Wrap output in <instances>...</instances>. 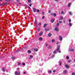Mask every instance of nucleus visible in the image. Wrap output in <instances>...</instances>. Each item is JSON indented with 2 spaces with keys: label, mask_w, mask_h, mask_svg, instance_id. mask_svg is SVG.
I'll return each instance as SVG.
<instances>
[{
  "label": "nucleus",
  "mask_w": 75,
  "mask_h": 75,
  "mask_svg": "<svg viewBox=\"0 0 75 75\" xmlns=\"http://www.w3.org/2000/svg\"><path fill=\"white\" fill-rule=\"evenodd\" d=\"M15 74L16 75H20V72L17 71H16L15 72Z\"/></svg>",
  "instance_id": "obj_1"
},
{
  "label": "nucleus",
  "mask_w": 75,
  "mask_h": 75,
  "mask_svg": "<svg viewBox=\"0 0 75 75\" xmlns=\"http://www.w3.org/2000/svg\"><path fill=\"white\" fill-rule=\"evenodd\" d=\"M59 38L60 40L61 41L62 40V37L61 36H59Z\"/></svg>",
  "instance_id": "obj_2"
},
{
  "label": "nucleus",
  "mask_w": 75,
  "mask_h": 75,
  "mask_svg": "<svg viewBox=\"0 0 75 75\" xmlns=\"http://www.w3.org/2000/svg\"><path fill=\"white\" fill-rule=\"evenodd\" d=\"M33 10L34 12V13H35L36 11H37V9L36 8H33Z\"/></svg>",
  "instance_id": "obj_3"
},
{
  "label": "nucleus",
  "mask_w": 75,
  "mask_h": 75,
  "mask_svg": "<svg viewBox=\"0 0 75 75\" xmlns=\"http://www.w3.org/2000/svg\"><path fill=\"white\" fill-rule=\"evenodd\" d=\"M43 34V32H42V31H41L39 34V35H40V36H41V35H42Z\"/></svg>",
  "instance_id": "obj_4"
},
{
  "label": "nucleus",
  "mask_w": 75,
  "mask_h": 75,
  "mask_svg": "<svg viewBox=\"0 0 75 75\" xmlns=\"http://www.w3.org/2000/svg\"><path fill=\"white\" fill-rule=\"evenodd\" d=\"M52 36V34L49 33L48 35V37H51Z\"/></svg>",
  "instance_id": "obj_5"
},
{
  "label": "nucleus",
  "mask_w": 75,
  "mask_h": 75,
  "mask_svg": "<svg viewBox=\"0 0 75 75\" xmlns=\"http://www.w3.org/2000/svg\"><path fill=\"white\" fill-rule=\"evenodd\" d=\"M67 71L65 70L63 72V73L64 74H67Z\"/></svg>",
  "instance_id": "obj_6"
},
{
  "label": "nucleus",
  "mask_w": 75,
  "mask_h": 75,
  "mask_svg": "<svg viewBox=\"0 0 75 75\" xmlns=\"http://www.w3.org/2000/svg\"><path fill=\"white\" fill-rule=\"evenodd\" d=\"M71 4H72L71 3H69V4H68V6L69 7H70V6H71Z\"/></svg>",
  "instance_id": "obj_7"
},
{
  "label": "nucleus",
  "mask_w": 75,
  "mask_h": 75,
  "mask_svg": "<svg viewBox=\"0 0 75 75\" xmlns=\"http://www.w3.org/2000/svg\"><path fill=\"white\" fill-rule=\"evenodd\" d=\"M54 30H55L56 31H59V29H58L57 28H56L54 29Z\"/></svg>",
  "instance_id": "obj_8"
},
{
  "label": "nucleus",
  "mask_w": 75,
  "mask_h": 75,
  "mask_svg": "<svg viewBox=\"0 0 75 75\" xmlns=\"http://www.w3.org/2000/svg\"><path fill=\"white\" fill-rule=\"evenodd\" d=\"M39 40L40 41H42V38L41 37H40L39 38Z\"/></svg>",
  "instance_id": "obj_9"
},
{
  "label": "nucleus",
  "mask_w": 75,
  "mask_h": 75,
  "mask_svg": "<svg viewBox=\"0 0 75 75\" xmlns=\"http://www.w3.org/2000/svg\"><path fill=\"white\" fill-rule=\"evenodd\" d=\"M33 50L35 51H36V52H37V51H38V49H35V48H34Z\"/></svg>",
  "instance_id": "obj_10"
},
{
  "label": "nucleus",
  "mask_w": 75,
  "mask_h": 75,
  "mask_svg": "<svg viewBox=\"0 0 75 75\" xmlns=\"http://www.w3.org/2000/svg\"><path fill=\"white\" fill-rule=\"evenodd\" d=\"M65 67L67 68H69V66L68 64L66 65Z\"/></svg>",
  "instance_id": "obj_11"
},
{
  "label": "nucleus",
  "mask_w": 75,
  "mask_h": 75,
  "mask_svg": "<svg viewBox=\"0 0 75 75\" xmlns=\"http://www.w3.org/2000/svg\"><path fill=\"white\" fill-rule=\"evenodd\" d=\"M47 24L46 23L43 26L44 28H45V27L47 26Z\"/></svg>",
  "instance_id": "obj_12"
},
{
  "label": "nucleus",
  "mask_w": 75,
  "mask_h": 75,
  "mask_svg": "<svg viewBox=\"0 0 75 75\" xmlns=\"http://www.w3.org/2000/svg\"><path fill=\"white\" fill-rule=\"evenodd\" d=\"M45 31H49V29L48 28H46L45 29Z\"/></svg>",
  "instance_id": "obj_13"
},
{
  "label": "nucleus",
  "mask_w": 75,
  "mask_h": 75,
  "mask_svg": "<svg viewBox=\"0 0 75 75\" xmlns=\"http://www.w3.org/2000/svg\"><path fill=\"white\" fill-rule=\"evenodd\" d=\"M11 59L13 60H14V59H14V56H12L11 57Z\"/></svg>",
  "instance_id": "obj_14"
},
{
  "label": "nucleus",
  "mask_w": 75,
  "mask_h": 75,
  "mask_svg": "<svg viewBox=\"0 0 75 75\" xmlns=\"http://www.w3.org/2000/svg\"><path fill=\"white\" fill-rule=\"evenodd\" d=\"M69 25L70 26V27H71L72 26V25L71 24V23H69Z\"/></svg>",
  "instance_id": "obj_15"
},
{
  "label": "nucleus",
  "mask_w": 75,
  "mask_h": 75,
  "mask_svg": "<svg viewBox=\"0 0 75 75\" xmlns=\"http://www.w3.org/2000/svg\"><path fill=\"white\" fill-rule=\"evenodd\" d=\"M10 0H11V1H13L14 0H5L6 1H7V2H10Z\"/></svg>",
  "instance_id": "obj_16"
},
{
  "label": "nucleus",
  "mask_w": 75,
  "mask_h": 75,
  "mask_svg": "<svg viewBox=\"0 0 75 75\" xmlns=\"http://www.w3.org/2000/svg\"><path fill=\"white\" fill-rule=\"evenodd\" d=\"M2 71H3V72H5V71H6V70L5 69H4V68H2Z\"/></svg>",
  "instance_id": "obj_17"
},
{
  "label": "nucleus",
  "mask_w": 75,
  "mask_h": 75,
  "mask_svg": "<svg viewBox=\"0 0 75 75\" xmlns=\"http://www.w3.org/2000/svg\"><path fill=\"white\" fill-rule=\"evenodd\" d=\"M28 52L29 54H30V53H31V50H28Z\"/></svg>",
  "instance_id": "obj_18"
},
{
  "label": "nucleus",
  "mask_w": 75,
  "mask_h": 75,
  "mask_svg": "<svg viewBox=\"0 0 75 75\" xmlns=\"http://www.w3.org/2000/svg\"><path fill=\"white\" fill-rule=\"evenodd\" d=\"M28 2L29 3H31V0H28Z\"/></svg>",
  "instance_id": "obj_19"
},
{
  "label": "nucleus",
  "mask_w": 75,
  "mask_h": 75,
  "mask_svg": "<svg viewBox=\"0 0 75 75\" xmlns=\"http://www.w3.org/2000/svg\"><path fill=\"white\" fill-rule=\"evenodd\" d=\"M63 22L64 23H65V20H66L64 18L63 19Z\"/></svg>",
  "instance_id": "obj_20"
},
{
  "label": "nucleus",
  "mask_w": 75,
  "mask_h": 75,
  "mask_svg": "<svg viewBox=\"0 0 75 75\" xmlns=\"http://www.w3.org/2000/svg\"><path fill=\"white\" fill-rule=\"evenodd\" d=\"M57 52V51H54L53 52V53L54 54H56V52Z\"/></svg>",
  "instance_id": "obj_21"
},
{
  "label": "nucleus",
  "mask_w": 75,
  "mask_h": 75,
  "mask_svg": "<svg viewBox=\"0 0 75 75\" xmlns=\"http://www.w3.org/2000/svg\"><path fill=\"white\" fill-rule=\"evenodd\" d=\"M53 15H54V17H56V16H57V15L56 14V13H53Z\"/></svg>",
  "instance_id": "obj_22"
},
{
  "label": "nucleus",
  "mask_w": 75,
  "mask_h": 75,
  "mask_svg": "<svg viewBox=\"0 0 75 75\" xmlns=\"http://www.w3.org/2000/svg\"><path fill=\"white\" fill-rule=\"evenodd\" d=\"M51 72H52V71H48V73L49 74H51Z\"/></svg>",
  "instance_id": "obj_23"
},
{
  "label": "nucleus",
  "mask_w": 75,
  "mask_h": 75,
  "mask_svg": "<svg viewBox=\"0 0 75 75\" xmlns=\"http://www.w3.org/2000/svg\"><path fill=\"white\" fill-rule=\"evenodd\" d=\"M59 23H57V27H58V26H59Z\"/></svg>",
  "instance_id": "obj_24"
},
{
  "label": "nucleus",
  "mask_w": 75,
  "mask_h": 75,
  "mask_svg": "<svg viewBox=\"0 0 75 75\" xmlns=\"http://www.w3.org/2000/svg\"><path fill=\"white\" fill-rule=\"evenodd\" d=\"M51 21L52 23H54V19H53Z\"/></svg>",
  "instance_id": "obj_25"
},
{
  "label": "nucleus",
  "mask_w": 75,
  "mask_h": 75,
  "mask_svg": "<svg viewBox=\"0 0 75 75\" xmlns=\"http://www.w3.org/2000/svg\"><path fill=\"white\" fill-rule=\"evenodd\" d=\"M55 42V40L54 39H53L52 40V42Z\"/></svg>",
  "instance_id": "obj_26"
},
{
  "label": "nucleus",
  "mask_w": 75,
  "mask_h": 75,
  "mask_svg": "<svg viewBox=\"0 0 75 75\" xmlns=\"http://www.w3.org/2000/svg\"><path fill=\"white\" fill-rule=\"evenodd\" d=\"M35 25H37V21L36 20L35 21Z\"/></svg>",
  "instance_id": "obj_27"
},
{
  "label": "nucleus",
  "mask_w": 75,
  "mask_h": 75,
  "mask_svg": "<svg viewBox=\"0 0 75 75\" xmlns=\"http://www.w3.org/2000/svg\"><path fill=\"white\" fill-rule=\"evenodd\" d=\"M7 4H7V3H5L4 4H3V5H7Z\"/></svg>",
  "instance_id": "obj_28"
},
{
  "label": "nucleus",
  "mask_w": 75,
  "mask_h": 75,
  "mask_svg": "<svg viewBox=\"0 0 75 75\" xmlns=\"http://www.w3.org/2000/svg\"><path fill=\"white\" fill-rule=\"evenodd\" d=\"M21 63L20 62H18V65H20Z\"/></svg>",
  "instance_id": "obj_29"
},
{
  "label": "nucleus",
  "mask_w": 75,
  "mask_h": 75,
  "mask_svg": "<svg viewBox=\"0 0 75 75\" xmlns=\"http://www.w3.org/2000/svg\"><path fill=\"white\" fill-rule=\"evenodd\" d=\"M70 52H72V51H74V49H71L70 50Z\"/></svg>",
  "instance_id": "obj_30"
},
{
  "label": "nucleus",
  "mask_w": 75,
  "mask_h": 75,
  "mask_svg": "<svg viewBox=\"0 0 75 75\" xmlns=\"http://www.w3.org/2000/svg\"><path fill=\"white\" fill-rule=\"evenodd\" d=\"M72 75H75V73L74 72H73L72 74H71Z\"/></svg>",
  "instance_id": "obj_31"
},
{
  "label": "nucleus",
  "mask_w": 75,
  "mask_h": 75,
  "mask_svg": "<svg viewBox=\"0 0 75 75\" xmlns=\"http://www.w3.org/2000/svg\"><path fill=\"white\" fill-rule=\"evenodd\" d=\"M36 11H37V12H38V13H39V12H40V11L38 9L36 10Z\"/></svg>",
  "instance_id": "obj_32"
},
{
  "label": "nucleus",
  "mask_w": 75,
  "mask_h": 75,
  "mask_svg": "<svg viewBox=\"0 0 75 75\" xmlns=\"http://www.w3.org/2000/svg\"><path fill=\"white\" fill-rule=\"evenodd\" d=\"M50 15L51 16H53V15H54V13H52L50 14Z\"/></svg>",
  "instance_id": "obj_33"
},
{
  "label": "nucleus",
  "mask_w": 75,
  "mask_h": 75,
  "mask_svg": "<svg viewBox=\"0 0 75 75\" xmlns=\"http://www.w3.org/2000/svg\"><path fill=\"white\" fill-rule=\"evenodd\" d=\"M71 62V60H69V61H68V62H69V63H70V62Z\"/></svg>",
  "instance_id": "obj_34"
},
{
  "label": "nucleus",
  "mask_w": 75,
  "mask_h": 75,
  "mask_svg": "<svg viewBox=\"0 0 75 75\" xmlns=\"http://www.w3.org/2000/svg\"><path fill=\"white\" fill-rule=\"evenodd\" d=\"M69 14L70 15H71V16H72V13H71V12H70L69 13Z\"/></svg>",
  "instance_id": "obj_35"
},
{
  "label": "nucleus",
  "mask_w": 75,
  "mask_h": 75,
  "mask_svg": "<svg viewBox=\"0 0 75 75\" xmlns=\"http://www.w3.org/2000/svg\"><path fill=\"white\" fill-rule=\"evenodd\" d=\"M59 50V47H58L57 51H58Z\"/></svg>",
  "instance_id": "obj_36"
},
{
  "label": "nucleus",
  "mask_w": 75,
  "mask_h": 75,
  "mask_svg": "<svg viewBox=\"0 0 75 75\" xmlns=\"http://www.w3.org/2000/svg\"><path fill=\"white\" fill-rule=\"evenodd\" d=\"M17 69L18 71H19L20 70V68L18 67L17 68Z\"/></svg>",
  "instance_id": "obj_37"
},
{
  "label": "nucleus",
  "mask_w": 75,
  "mask_h": 75,
  "mask_svg": "<svg viewBox=\"0 0 75 75\" xmlns=\"http://www.w3.org/2000/svg\"><path fill=\"white\" fill-rule=\"evenodd\" d=\"M66 58L67 59H69V57L68 56H67L66 57Z\"/></svg>",
  "instance_id": "obj_38"
},
{
  "label": "nucleus",
  "mask_w": 75,
  "mask_h": 75,
  "mask_svg": "<svg viewBox=\"0 0 75 75\" xmlns=\"http://www.w3.org/2000/svg\"><path fill=\"white\" fill-rule=\"evenodd\" d=\"M62 23V21H59V23L60 24L61 23Z\"/></svg>",
  "instance_id": "obj_39"
},
{
  "label": "nucleus",
  "mask_w": 75,
  "mask_h": 75,
  "mask_svg": "<svg viewBox=\"0 0 75 75\" xmlns=\"http://www.w3.org/2000/svg\"><path fill=\"white\" fill-rule=\"evenodd\" d=\"M30 58H32L33 57V56L32 55H30Z\"/></svg>",
  "instance_id": "obj_40"
},
{
  "label": "nucleus",
  "mask_w": 75,
  "mask_h": 75,
  "mask_svg": "<svg viewBox=\"0 0 75 75\" xmlns=\"http://www.w3.org/2000/svg\"><path fill=\"white\" fill-rule=\"evenodd\" d=\"M71 21V19H69V23H70Z\"/></svg>",
  "instance_id": "obj_41"
},
{
  "label": "nucleus",
  "mask_w": 75,
  "mask_h": 75,
  "mask_svg": "<svg viewBox=\"0 0 75 75\" xmlns=\"http://www.w3.org/2000/svg\"><path fill=\"white\" fill-rule=\"evenodd\" d=\"M48 12L49 13H51V11H50V10Z\"/></svg>",
  "instance_id": "obj_42"
},
{
  "label": "nucleus",
  "mask_w": 75,
  "mask_h": 75,
  "mask_svg": "<svg viewBox=\"0 0 75 75\" xmlns=\"http://www.w3.org/2000/svg\"><path fill=\"white\" fill-rule=\"evenodd\" d=\"M22 65H23L24 66V65H25V63H23L22 64Z\"/></svg>",
  "instance_id": "obj_43"
},
{
  "label": "nucleus",
  "mask_w": 75,
  "mask_h": 75,
  "mask_svg": "<svg viewBox=\"0 0 75 75\" xmlns=\"http://www.w3.org/2000/svg\"><path fill=\"white\" fill-rule=\"evenodd\" d=\"M51 46H49V49H51Z\"/></svg>",
  "instance_id": "obj_44"
},
{
  "label": "nucleus",
  "mask_w": 75,
  "mask_h": 75,
  "mask_svg": "<svg viewBox=\"0 0 75 75\" xmlns=\"http://www.w3.org/2000/svg\"><path fill=\"white\" fill-rule=\"evenodd\" d=\"M38 25H41V23H39L38 24Z\"/></svg>",
  "instance_id": "obj_45"
},
{
  "label": "nucleus",
  "mask_w": 75,
  "mask_h": 75,
  "mask_svg": "<svg viewBox=\"0 0 75 75\" xmlns=\"http://www.w3.org/2000/svg\"><path fill=\"white\" fill-rule=\"evenodd\" d=\"M3 4H0V6H3Z\"/></svg>",
  "instance_id": "obj_46"
},
{
  "label": "nucleus",
  "mask_w": 75,
  "mask_h": 75,
  "mask_svg": "<svg viewBox=\"0 0 75 75\" xmlns=\"http://www.w3.org/2000/svg\"><path fill=\"white\" fill-rule=\"evenodd\" d=\"M61 14H64V12L62 11Z\"/></svg>",
  "instance_id": "obj_47"
},
{
  "label": "nucleus",
  "mask_w": 75,
  "mask_h": 75,
  "mask_svg": "<svg viewBox=\"0 0 75 75\" xmlns=\"http://www.w3.org/2000/svg\"><path fill=\"white\" fill-rule=\"evenodd\" d=\"M44 17H45L44 16H43L42 17V19L44 18Z\"/></svg>",
  "instance_id": "obj_48"
},
{
  "label": "nucleus",
  "mask_w": 75,
  "mask_h": 75,
  "mask_svg": "<svg viewBox=\"0 0 75 75\" xmlns=\"http://www.w3.org/2000/svg\"><path fill=\"white\" fill-rule=\"evenodd\" d=\"M3 58V57L2 56H0V58Z\"/></svg>",
  "instance_id": "obj_49"
},
{
  "label": "nucleus",
  "mask_w": 75,
  "mask_h": 75,
  "mask_svg": "<svg viewBox=\"0 0 75 75\" xmlns=\"http://www.w3.org/2000/svg\"><path fill=\"white\" fill-rule=\"evenodd\" d=\"M61 19H63V17H61Z\"/></svg>",
  "instance_id": "obj_50"
},
{
  "label": "nucleus",
  "mask_w": 75,
  "mask_h": 75,
  "mask_svg": "<svg viewBox=\"0 0 75 75\" xmlns=\"http://www.w3.org/2000/svg\"><path fill=\"white\" fill-rule=\"evenodd\" d=\"M38 31H40V29L39 28H38Z\"/></svg>",
  "instance_id": "obj_51"
},
{
  "label": "nucleus",
  "mask_w": 75,
  "mask_h": 75,
  "mask_svg": "<svg viewBox=\"0 0 75 75\" xmlns=\"http://www.w3.org/2000/svg\"><path fill=\"white\" fill-rule=\"evenodd\" d=\"M55 56V55H52V57H54V56Z\"/></svg>",
  "instance_id": "obj_52"
},
{
  "label": "nucleus",
  "mask_w": 75,
  "mask_h": 75,
  "mask_svg": "<svg viewBox=\"0 0 75 75\" xmlns=\"http://www.w3.org/2000/svg\"><path fill=\"white\" fill-rule=\"evenodd\" d=\"M47 46H48V44H46V47H47Z\"/></svg>",
  "instance_id": "obj_53"
},
{
  "label": "nucleus",
  "mask_w": 75,
  "mask_h": 75,
  "mask_svg": "<svg viewBox=\"0 0 75 75\" xmlns=\"http://www.w3.org/2000/svg\"><path fill=\"white\" fill-rule=\"evenodd\" d=\"M55 1H58V0H54Z\"/></svg>",
  "instance_id": "obj_54"
},
{
  "label": "nucleus",
  "mask_w": 75,
  "mask_h": 75,
  "mask_svg": "<svg viewBox=\"0 0 75 75\" xmlns=\"http://www.w3.org/2000/svg\"><path fill=\"white\" fill-rule=\"evenodd\" d=\"M58 52H61V51H60V50H59V51H58Z\"/></svg>",
  "instance_id": "obj_55"
},
{
  "label": "nucleus",
  "mask_w": 75,
  "mask_h": 75,
  "mask_svg": "<svg viewBox=\"0 0 75 75\" xmlns=\"http://www.w3.org/2000/svg\"><path fill=\"white\" fill-rule=\"evenodd\" d=\"M28 8H30V9H31V8H30V6H28Z\"/></svg>",
  "instance_id": "obj_56"
},
{
  "label": "nucleus",
  "mask_w": 75,
  "mask_h": 75,
  "mask_svg": "<svg viewBox=\"0 0 75 75\" xmlns=\"http://www.w3.org/2000/svg\"><path fill=\"white\" fill-rule=\"evenodd\" d=\"M29 6H30V7H31V4H30Z\"/></svg>",
  "instance_id": "obj_57"
},
{
  "label": "nucleus",
  "mask_w": 75,
  "mask_h": 75,
  "mask_svg": "<svg viewBox=\"0 0 75 75\" xmlns=\"http://www.w3.org/2000/svg\"><path fill=\"white\" fill-rule=\"evenodd\" d=\"M55 72V70H53V72Z\"/></svg>",
  "instance_id": "obj_58"
},
{
  "label": "nucleus",
  "mask_w": 75,
  "mask_h": 75,
  "mask_svg": "<svg viewBox=\"0 0 75 75\" xmlns=\"http://www.w3.org/2000/svg\"><path fill=\"white\" fill-rule=\"evenodd\" d=\"M59 43H58V42H57V43H56V44H59Z\"/></svg>",
  "instance_id": "obj_59"
},
{
  "label": "nucleus",
  "mask_w": 75,
  "mask_h": 75,
  "mask_svg": "<svg viewBox=\"0 0 75 75\" xmlns=\"http://www.w3.org/2000/svg\"><path fill=\"white\" fill-rule=\"evenodd\" d=\"M25 73H26V72H24L23 73V74H25Z\"/></svg>",
  "instance_id": "obj_60"
},
{
  "label": "nucleus",
  "mask_w": 75,
  "mask_h": 75,
  "mask_svg": "<svg viewBox=\"0 0 75 75\" xmlns=\"http://www.w3.org/2000/svg\"><path fill=\"white\" fill-rule=\"evenodd\" d=\"M18 52V51H16V52Z\"/></svg>",
  "instance_id": "obj_61"
},
{
  "label": "nucleus",
  "mask_w": 75,
  "mask_h": 75,
  "mask_svg": "<svg viewBox=\"0 0 75 75\" xmlns=\"http://www.w3.org/2000/svg\"><path fill=\"white\" fill-rule=\"evenodd\" d=\"M17 1L18 2V1H19V0H17Z\"/></svg>",
  "instance_id": "obj_62"
},
{
  "label": "nucleus",
  "mask_w": 75,
  "mask_h": 75,
  "mask_svg": "<svg viewBox=\"0 0 75 75\" xmlns=\"http://www.w3.org/2000/svg\"><path fill=\"white\" fill-rule=\"evenodd\" d=\"M74 62H75V58L74 59Z\"/></svg>",
  "instance_id": "obj_63"
},
{
  "label": "nucleus",
  "mask_w": 75,
  "mask_h": 75,
  "mask_svg": "<svg viewBox=\"0 0 75 75\" xmlns=\"http://www.w3.org/2000/svg\"><path fill=\"white\" fill-rule=\"evenodd\" d=\"M60 65H61V63H60Z\"/></svg>",
  "instance_id": "obj_64"
}]
</instances>
